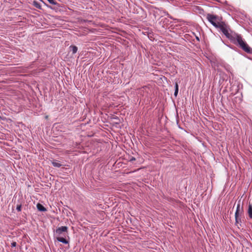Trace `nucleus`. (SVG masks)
<instances>
[{
    "label": "nucleus",
    "instance_id": "8",
    "mask_svg": "<svg viewBox=\"0 0 252 252\" xmlns=\"http://www.w3.org/2000/svg\"><path fill=\"white\" fill-rule=\"evenodd\" d=\"M178 93V85L177 82L175 84V92H174V95L177 96Z\"/></svg>",
    "mask_w": 252,
    "mask_h": 252
},
{
    "label": "nucleus",
    "instance_id": "4",
    "mask_svg": "<svg viewBox=\"0 0 252 252\" xmlns=\"http://www.w3.org/2000/svg\"><path fill=\"white\" fill-rule=\"evenodd\" d=\"M57 240L60 242H62L63 244H67L68 243V241L66 240L65 238H64L63 237H58L57 238Z\"/></svg>",
    "mask_w": 252,
    "mask_h": 252
},
{
    "label": "nucleus",
    "instance_id": "16",
    "mask_svg": "<svg viewBox=\"0 0 252 252\" xmlns=\"http://www.w3.org/2000/svg\"><path fill=\"white\" fill-rule=\"evenodd\" d=\"M135 160V158H134V157H132V158H130V159H129V161H134V160Z\"/></svg>",
    "mask_w": 252,
    "mask_h": 252
},
{
    "label": "nucleus",
    "instance_id": "9",
    "mask_svg": "<svg viewBox=\"0 0 252 252\" xmlns=\"http://www.w3.org/2000/svg\"><path fill=\"white\" fill-rule=\"evenodd\" d=\"M33 5L35 7H36L37 8L41 9V8L40 4L36 1L33 2Z\"/></svg>",
    "mask_w": 252,
    "mask_h": 252
},
{
    "label": "nucleus",
    "instance_id": "13",
    "mask_svg": "<svg viewBox=\"0 0 252 252\" xmlns=\"http://www.w3.org/2000/svg\"><path fill=\"white\" fill-rule=\"evenodd\" d=\"M239 212L240 211H236L235 213V220L238 219V218L240 217L239 216Z\"/></svg>",
    "mask_w": 252,
    "mask_h": 252
},
{
    "label": "nucleus",
    "instance_id": "12",
    "mask_svg": "<svg viewBox=\"0 0 252 252\" xmlns=\"http://www.w3.org/2000/svg\"><path fill=\"white\" fill-rule=\"evenodd\" d=\"M21 208H22V205L21 204H18V205H17L16 210L18 212L21 211Z\"/></svg>",
    "mask_w": 252,
    "mask_h": 252
},
{
    "label": "nucleus",
    "instance_id": "17",
    "mask_svg": "<svg viewBox=\"0 0 252 252\" xmlns=\"http://www.w3.org/2000/svg\"><path fill=\"white\" fill-rule=\"evenodd\" d=\"M195 38H196V39L197 41H199L200 40L199 38L198 37V36H196Z\"/></svg>",
    "mask_w": 252,
    "mask_h": 252
},
{
    "label": "nucleus",
    "instance_id": "7",
    "mask_svg": "<svg viewBox=\"0 0 252 252\" xmlns=\"http://www.w3.org/2000/svg\"><path fill=\"white\" fill-rule=\"evenodd\" d=\"M52 164L56 167H60L62 165L58 161H53Z\"/></svg>",
    "mask_w": 252,
    "mask_h": 252
},
{
    "label": "nucleus",
    "instance_id": "2",
    "mask_svg": "<svg viewBox=\"0 0 252 252\" xmlns=\"http://www.w3.org/2000/svg\"><path fill=\"white\" fill-rule=\"evenodd\" d=\"M68 227L66 226H61L57 228L56 229V234L59 236L63 235L65 236L66 234H67Z\"/></svg>",
    "mask_w": 252,
    "mask_h": 252
},
{
    "label": "nucleus",
    "instance_id": "3",
    "mask_svg": "<svg viewBox=\"0 0 252 252\" xmlns=\"http://www.w3.org/2000/svg\"><path fill=\"white\" fill-rule=\"evenodd\" d=\"M70 51L72 52V54H74L77 53L78 48L77 46L74 45H71L69 47Z\"/></svg>",
    "mask_w": 252,
    "mask_h": 252
},
{
    "label": "nucleus",
    "instance_id": "11",
    "mask_svg": "<svg viewBox=\"0 0 252 252\" xmlns=\"http://www.w3.org/2000/svg\"><path fill=\"white\" fill-rule=\"evenodd\" d=\"M240 207H241V203L240 201H239L237 205V209L236 211H240Z\"/></svg>",
    "mask_w": 252,
    "mask_h": 252
},
{
    "label": "nucleus",
    "instance_id": "15",
    "mask_svg": "<svg viewBox=\"0 0 252 252\" xmlns=\"http://www.w3.org/2000/svg\"><path fill=\"white\" fill-rule=\"evenodd\" d=\"M16 245H17V243H16V242H15V241L12 242L11 243V246L12 247H16Z\"/></svg>",
    "mask_w": 252,
    "mask_h": 252
},
{
    "label": "nucleus",
    "instance_id": "5",
    "mask_svg": "<svg viewBox=\"0 0 252 252\" xmlns=\"http://www.w3.org/2000/svg\"><path fill=\"white\" fill-rule=\"evenodd\" d=\"M36 207L37 209L40 211L45 212L47 210L40 203H38L36 205Z\"/></svg>",
    "mask_w": 252,
    "mask_h": 252
},
{
    "label": "nucleus",
    "instance_id": "14",
    "mask_svg": "<svg viewBox=\"0 0 252 252\" xmlns=\"http://www.w3.org/2000/svg\"><path fill=\"white\" fill-rule=\"evenodd\" d=\"M51 4L56 5L57 4V2H55V0H47Z\"/></svg>",
    "mask_w": 252,
    "mask_h": 252
},
{
    "label": "nucleus",
    "instance_id": "10",
    "mask_svg": "<svg viewBox=\"0 0 252 252\" xmlns=\"http://www.w3.org/2000/svg\"><path fill=\"white\" fill-rule=\"evenodd\" d=\"M241 222V217L238 218V219L235 220V223L238 226V224Z\"/></svg>",
    "mask_w": 252,
    "mask_h": 252
},
{
    "label": "nucleus",
    "instance_id": "1",
    "mask_svg": "<svg viewBox=\"0 0 252 252\" xmlns=\"http://www.w3.org/2000/svg\"><path fill=\"white\" fill-rule=\"evenodd\" d=\"M206 19L214 27L219 29L231 43L246 53L252 55V48L249 46L240 34L232 31L230 27L222 21V17L208 13L206 15Z\"/></svg>",
    "mask_w": 252,
    "mask_h": 252
},
{
    "label": "nucleus",
    "instance_id": "6",
    "mask_svg": "<svg viewBox=\"0 0 252 252\" xmlns=\"http://www.w3.org/2000/svg\"><path fill=\"white\" fill-rule=\"evenodd\" d=\"M248 213L249 217L252 219V205L251 204H249Z\"/></svg>",
    "mask_w": 252,
    "mask_h": 252
}]
</instances>
